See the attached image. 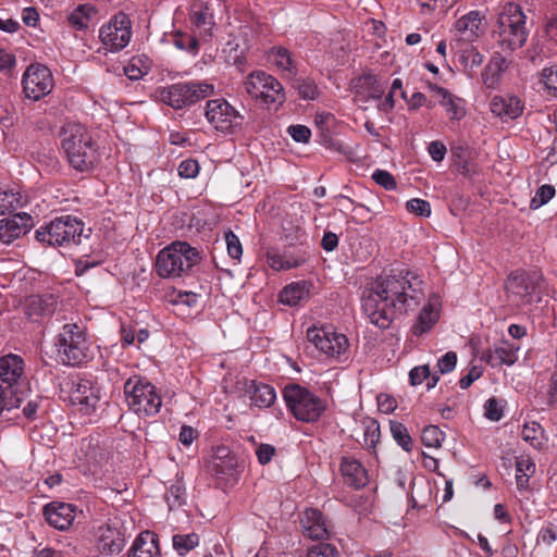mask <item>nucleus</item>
<instances>
[{"label":"nucleus","mask_w":557,"mask_h":557,"mask_svg":"<svg viewBox=\"0 0 557 557\" xmlns=\"http://www.w3.org/2000/svg\"><path fill=\"white\" fill-rule=\"evenodd\" d=\"M423 281L414 273L379 276L373 288L362 297V310L370 322L380 329H387L401 315L414 311L424 299Z\"/></svg>","instance_id":"f257e3e1"},{"label":"nucleus","mask_w":557,"mask_h":557,"mask_svg":"<svg viewBox=\"0 0 557 557\" xmlns=\"http://www.w3.org/2000/svg\"><path fill=\"white\" fill-rule=\"evenodd\" d=\"M61 148L69 164L79 172H87L98 162V147L89 129L78 122H67L60 131Z\"/></svg>","instance_id":"f03ea898"},{"label":"nucleus","mask_w":557,"mask_h":557,"mask_svg":"<svg viewBox=\"0 0 557 557\" xmlns=\"http://www.w3.org/2000/svg\"><path fill=\"white\" fill-rule=\"evenodd\" d=\"M525 24L527 16L519 4L509 2L502 8L494 34L503 52L511 53L525 45L529 36Z\"/></svg>","instance_id":"7ed1b4c3"},{"label":"nucleus","mask_w":557,"mask_h":557,"mask_svg":"<svg viewBox=\"0 0 557 557\" xmlns=\"http://www.w3.org/2000/svg\"><path fill=\"white\" fill-rule=\"evenodd\" d=\"M91 228H85L84 223L72 215H62L53 219L46 226L39 227L35 238L49 246L81 245L83 240L89 239Z\"/></svg>","instance_id":"20e7f679"},{"label":"nucleus","mask_w":557,"mask_h":557,"mask_svg":"<svg viewBox=\"0 0 557 557\" xmlns=\"http://www.w3.org/2000/svg\"><path fill=\"white\" fill-rule=\"evenodd\" d=\"M199 261L196 248L186 242H173L158 252L156 270L163 278H175L187 274Z\"/></svg>","instance_id":"39448f33"},{"label":"nucleus","mask_w":557,"mask_h":557,"mask_svg":"<svg viewBox=\"0 0 557 557\" xmlns=\"http://www.w3.org/2000/svg\"><path fill=\"white\" fill-rule=\"evenodd\" d=\"M123 392L129 410L139 417L156 416L161 409L162 397L145 376H129L124 383Z\"/></svg>","instance_id":"423d86ee"},{"label":"nucleus","mask_w":557,"mask_h":557,"mask_svg":"<svg viewBox=\"0 0 557 557\" xmlns=\"http://www.w3.org/2000/svg\"><path fill=\"white\" fill-rule=\"evenodd\" d=\"M283 397L293 416L301 422H317L326 410L324 400L299 384L286 385Z\"/></svg>","instance_id":"0eeeda50"},{"label":"nucleus","mask_w":557,"mask_h":557,"mask_svg":"<svg viewBox=\"0 0 557 557\" xmlns=\"http://www.w3.org/2000/svg\"><path fill=\"white\" fill-rule=\"evenodd\" d=\"M58 357L67 366H79L90 358L84 327L77 323L62 326L55 343Z\"/></svg>","instance_id":"6e6552de"},{"label":"nucleus","mask_w":557,"mask_h":557,"mask_svg":"<svg viewBox=\"0 0 557 557\" xmlns=\"http://www.w3.org/2000/svg\"><path fill=\"white\" fill-rule=\"evenodd\" d=\"M213 92V85L205 82L177 83L158 90L160 101L175 110L190 107Z\"/></svg>","instance_id":"1a4fd4ad"},{"label":"nucleus","mask_w":557,"mask_h":557,"mask_svg":"<svg viewBox=\"0 0 557 557\" xmlns=\"http://www.w3.org/2000/svg\"><path fill=\"white\" fill-rule=\"evenodd\" d=\"M540 281L541 276L535 272H511L505 282L507 298L517 306L531 305L535 297L540 300Z\"/></svg>","instance_id":"9d476101"},{"label":"nucleus","mask_w":557,"mask_h":557,"mask_svg":"<svg viewBox=\"0 0 557 557\" xmlns=\"http://www.w3.org/2000/svg\"><path fill=\"white\" fill-rule=\"evenodd\" d=\"M245 89L252 98L260 99L267 104H282L285 101L282 84L262 71L252 72L247 77Z\"/></svg>","instance_id":"9b49d317"},{"label":"nucleus","mask_w":557,"mask_h":557,"mask_svg":"<svg viewBox=\"0 0 557 557\" xmlns=\"http://www.w3.org/2000/svg\"><path fill=\"white\" fill-rule=\"evenodd\" d=\"M206 117L216 131L223 133H235L244 122V116L223 98L207 101Z\"/></svg>","instance_id":"f8f14e48"},{"label":"nucleus","mask_w":557,"mask_h":557,"mask_svg":"<svg viewBox=\"0 0 557 557\" xmlns=\"http://www.w3.org/2000/svg\"><path fill=\"white\" fill-rule=\"evenodd\" d=\"M99 38L106 49L111 52H119L124 49L132 38L129 17L123 12L115 14L107 24L101 26Z\"/></svg>","instance_id":"ddd939ff"},{"label":"nucleus","mask_w":557,"mask_h":557,"mask_svg":"<svg viewBox=\"0 0 557 557\" xmlns=\"http://www.w3.org/2000/svg\"><path fill=\"white\" fill-rule=\"evenodd\" d=\"M22 84L27 98L39 100L52 90L53 78L47 66L42 64H32L24 73Z\"/></svg>","instance_id":"4468645a"},{"label":"nucleus","mask_w":557,"mask_h":557,"mask_svg":"<svg viewBox=\"0 0 557 557\" xmlns=\"http://www.w3.org/2000/svg\"><path fill=\"white\" fill-rule=\"evenodd\" d=\"M307 337L315 348L326 356H341L348 347V339L344 334L332 331L331 327H310Z\"/></svg>","instance_id":"2eb2a0df"},{"label":"nucleus","mask_w":557,"mask_h":557,"mask_svg":"<svg viewBox=\"0 0 557 557\" xmlns=\"http://www.w3.org/2000/svg\"><path fill=\"white\" fill-rule=\"evenodd\" d=\"M70 400L84 414L94 411L100 400V389L87 379H78L72 383Z\"/></svg>","instance_id":"dca6fc26"},{"label":"nucleus","mask_w":557,"mask_h":557,"mask_svg":"<svg viewBox=\"0 0 557 557\" xmlns=\"http://www.w3.org/2000/svg\"><path fill=\"white\" fill-rule=\"evenodd\" d=\"M24 361L16 355H8L0 359V384L12 397L17 396V385L22 377Z\"/></svg>","instance_id":"f3484780"},{"label":"nucleus","mask_w":557,"mask_h":557,"mask_svg":"<svg viewBox=\"0 0 557 557\" xmlns=\"http://www.w3.org/2000/svg\"><path fill=\"white\" fill-rule=\"evenodd\" d=\"M32 225V218L27 213H18L0 220V244L10 245L26 234Z\"/></svg>","instance_id":"a211bd4d"},{"label":"nucleus","mask_w":557,"mask_h":557,"mask_svg":"<svg viewBox=\"0 0 557 557\" xmlns=\"http://www.w3.org/2000/svg\"><path fill=\"white\" fill-rule=\"evenodd\" d=\"M75 509L76 507L72 504L52 502L44 507V515L51 527L66 530L74 521Z\"/></svg>","instance_id":"6ab92c4d"},{"label":"nucleus","mask_w":557,"mask_h":557,"mask_svg":"<svg viewBox=\"0 0 557 557\" xmlns=\"http://www.w3.org/2000/svg\"><path fill=\"white\" fill-rule=\"evenodd\" d=\"M339 471L344 478L345 483L355 490L362 488L368 484V474L366 468L359 460L354 457H342Z\"/></svg>","instance_id":"aec40b11"},{"label":"nucleus","mask_w":557,"mask_h":557,"mask_svg":"<svg viewBox=\"0 0 557 557\" xmlns=\"http://www.w3.org/2000/svg\"><path fill=\"white\" fill-rule=\"evenodd\" d=\"M26 314L33 321L50 317L57 307V297L47 293L42 295H32L26 299Z\"/></svg>","instance_id":"412c9836"},{"label":"nucleus","mask_w":557,"mask_h":557,"mask_svg":"<svg viewBox=\"0 0 557 557\" xmlns=\"http://www.w3.org/2000/svg\"><path fill=\"white\" fill-rule=\"evenodd\" d=\"M484 16L479 11H470L457 20L455 28L459 39L473 42L483 33L482 21Z\"/></svg>","instance_id":"4be33fe9"},{"label":"nucleus","mask_w":557,"mask_h":557,"mask_svg":"<svg viewBox=\"0 0 557 557\" xmlns=\"http://www.w3.org/2000/svg\"><path fill=\"white\" fill-rule=\"evenodd\" d=\"M125 545L124 534L115 527L106 524L99 528L98 549L106 555H116Z\"/></svg>","instance_id":"5701e85b"},{"label":"nucleus","mask_w":557,"mask_h":557,"mask_svg":"<svg viewBox=\"0 0 557 557\" xmlns=\"http://www.w3.org/2000/svg\"><path fill=\"white\" fill-rule=\"evenodd\" d=\"M159 537L154 532L144 531L133 542L127 557H160Z\"/></svg>","instance_id":"b1692460"},{"label":"nucleus","mask_w":557,"mask_h":557,"mask_svg":"<svg viewBox=\"0 0 557 557\" xmlns=\"http://www.w3.org/2000/svg\"><path fill=\"white\" fill-rule=\"evenodd\" d=\"M490 107L492 113L503 120H515L523 112V103L516 96H495Z\"/></svg>","instance_id":"393cba45"},{"label":"nucleus","mask_w":557,"mask_h":557,"mask_svg":"<svg viewBox=\"0 0 557 557\" xmlns=\"http://www.w3.org/2000/svg\"><path fill=\"white\" fill-rule=\"evenodd\" d=\"M300 523L305 535L311 540H323L329 535L325 519L318 509L305 510Z\"/></svg>","instance_id":"a878e982"},{"label":"nucleus","mask_w":557,"mask_h":557,"mask_svg":"<svg viewBox=\"0 0 557 557\" xmlns=\"http://www.w3.org/2000/svg\"><path fill=\"white\" fill-rule=\"evenodd\" d=\"M190 22L199 30L200 35H211L214 26L213 12L208 2L196 1L190 8Z\"/></svg>","instance_id":"bb28decb"},{"label":"nucleus","mask_w":557,"mask_h":557,"mask_svg":"<svg viewBox=\"0 0 557 557\" xmlns=\"http://www.w3.org/2000/svg\"><path fill=\"white\" fill-rule=\"evenodd\" d=\"M519 346L509 341H503L490 350L486 361L492 367L512 366L518 360Z\"/></svg>","instance_id":"cd10ccee"},{"label":"nucleus","mask_w":557,"mask_h":557,"mask_svg":"<svg viewBox=\"0 0 557 557\" xmlns=\"http://www.w3.org/2000/svg\"><path fill=\"white\" fill-rule=\"evenodd\" d=\"M246 393L249 395L251 403L259 408H268L276 399L274 388L265 383L250 381L246 384Z\"/></svg>","instance_id":"c85d7f7f"},{"label":"nucleus","mask_w":557,"mask_h":557,"mask_svg":"<svg viewBox=\"0 0 557 557\" xmlns=\"http://www.w3.org/2000/svg\"><path fill=\"white\" fill-rule=\"evenodd\" d=\"M507 67L508 62L506 58L502 53L495 52L485 66L484 72L482 73L484 85L487 88H496L500 82L503 73L507 70Z\"/></svg>","instance_id":"c756f323"},{"label":"nucleus","mask_w":557,"mask_h":557,"mask_svg":"<svg viewBox=\"0 0 557 557\" xmlns=\"http://www.w3.org/2000/svg\"><path fill=\"white\" fill-rule=\"evenodd\" d=\"M238 466L237 458L226 446H218L213 454L212 470L216 474L233 475Z\"/></svg>","instance_id":"7c9ffc66"},{"label":"nucleus","mask_w":557,"mask_h":557,"mask_svg":"<svg viewBox=\"0 0 557 557\" xmlns=\"http://www.w3.org/2000/svg\"><path fill=\"white\" fill-rule=\"evenodd\" d=\"M438 320V312L435 309L434 305L429 301L428 305H424L422 310L420 311L417 323L412 327V332L416 336H420L425 332L430 331L431 327Z\"/></svg>","instance_id":"2f4dec72"},{"label":"nucleus","mask_w":557,"mask_h":557,"mask_svg":"<svg viewBox=\"0 0 557 557\" xmlns=\"http://www.w3.org/2000/svg\"><path fill=\"white\" fill-rule=\"evenodd\" d=\"M273 63L288 75H296V62L289 50L283 47H274L271 50Z\"/></svg>","instance_id":"473e14b6"},{"label":"nucleus","mask_w":557,"mask_h":557,"mask_svg":"<svg viewBox=\"0 0 557 557\" xmlns=\"http://www.w3.org/2000/svg\"><path fill=\"white\" fill-rule=\"evenodd\" d=\"M308 295V289L304 282L293 283L283 288L280 293V301L284 305L296 306Z\"/></svg>","instance_id":"72a5a7b5"},{"label":"nucleus","mask_w":557,"mask_h":557,"mask_svg":"<svg viewBox=\"0 0 557 557\" xmlns=\"http://www.w3.org/2000/svg\"><path fill=\"white\" fill-rule=\"evenodd\" d=\"M97 14V10L91 4L78 5L69 16V22L77 29L88 27V22Z\"/></svg>","instance_id":"f704fd0d"},{"label":"nucleus","mask_w":557,"mask_h":557,"mask_svg":"<svg viewBox=\"0 0 557 557\" xmlns=\"http://www.w3.org/2000/svg\"><path fill=\"white\" fill-rule=\"evenodd\" d=\"M521 437L535 449H541L544 445V430L537 422L525 423L521 431Z\"/></svg>","instance_id":"c9c22d12"},{"label":"nucleus","mask_w":557,"mask_h":557,"mask_svg":"<svg viewBox=\"0 0 557 557\" xmlns=\"http://www.w3.org/2000/svg\"><path fill=\"white\" fill-rule=\"evenodd\" d=\"M164 498L170 510L182 507L186 503L185 484L181 480L175 481L166 491Z\"/></svg>","instance_id":"e433bc0d"},{"label":"nucleus","mask_w":557,"mask_h":557,"mask_svg":"<svg viewBox=\"0 0 557 557\" xmlns=\"http://www.w3.org/2000/svg\"><path fill=\"white\" fill-rule=\"evenodd\" d=\"M391 433L396 443L406 451H411L413 447L412 438L407 428L397 421H391Z\"/></svg>","instance_id":"4c0bfd02"},{"label":"nucleus","mask_w":557,"mask_h":557,"mask_svg":"<svg viewBox=\"0 0 557 557\" xmlns=\"http://www.w3.org/2000/svg\"><path fill=\"white\" fill-rule=\"evenodd\" d=\"M173 547L178 555L184 556L199 543V536L196 533L176 534L172 539Z\"/></svg>","instance_id":"58836bf2"},{"label":"nucleus","mask_w":557,"mask_h":557,"mask_svg":"<svg viewBox=\"0 0 557 557\" xmlns=\"http://www.w3.org/2000/svg\"><path fill=\"white\" fill-rule=\"evenodd\" d=\"M173 45L180 49L189 52L193 55L198 53L199 41L193 36L182 32H175L172 39Z\"/></svg>","instance_id":"ea45409f"},{"label":"nucleus","mask_w":557,"mask_h":557,"mask_svg":"<svg viewBox=\"0 0 557 557\" xmlns=\"http://www.w3.org/2000/svg\"><path fill=\"white\" fill-rule=\"evenodd\" d=\"M440 104L445 108L446 113L450 120L459 121L466 114L461 99L454 97L450 92L447 98L441 99Z\"/></svg>","instance_id":"a19ab883"},{"label":"nucleus","mask_w":557,"mask_h":557,"mask_svg":"<svg viewBox=\"0 0 557 557\" xmlns=\"http://www.w3.org/2000/svg\"><path fill=\"white\" fill-rule=\"evenodd\" d=\"M283 253H268V262L273 270H289L293 268H298L306 261L305 256H300L298 259H293V261H284Z\"/></svg>","instance_id":"79ce46f5"},{"label":"nucleus","mask_w":557,"mask_h":557,"mask_svg":"<svg viewBox=\"0 0 557 557\" xmlns=\"http://www.w3.org/2000/svg\"><path fill=\"white\" fill-rule=\"evenodd\" d=\"M445 438V434L436 425L425 426L421 434V441L426 447L438 448Z\"/></svg>","instance_id":"37998d69"},{"label":"nucleus","mask_w":557,"mask_h":557,"mask_svg":"<svg viewBox=\"0 0 557 557\" xmlns=\"http://www.w3.org/2000/svg\"><path fill=\"white\" fill-rule=\"evenodd\" d=\"M295 87L305 100H314L318 97V87L311 79H296Z\"/></svg>","instance_id":"c03bdc74"},{"label":"nucleus","mask_w":557,"mask_h":557,"mask_svg":"<svg viewBox=\"0 0 557 557\" xmlns=\"http://www.w3.org/2000/svg\"><path fill=\"white\" fill-rule=\"evenodd\" d=\"M555 195V188L552 185H542L531 200V208H540L547 203Z\"/></svg>","instance_id":"a18cd8bd"},{"label":"nucleus","mask_w":557,"mask_h":557,"mask_svg":"<svg viewBox=\"0 0 557 557\" xmlns=\"http://www.w3.org/2000/svg\"><path fill=\"white\" fill-rule=\"evenodd\" d=\"M224 237L228 256L235 260H239L243 255L239 238L232 231L225 232Z\"/></svg>","instance_id":"49530a36"},{"label":"nucleus","mask_w":557,"mask_h":557,"mask_svg":"<svg viewBox=\"0 0 557 557\" xmlns=\"http://www.w3.org/2000/svg\"><path fill=\"white\" fill-rule=\"evenodd\" d=\"M372 180L375 184L382 186L386 190H394L397 187L395 177L385 170H375L372 173Z\"/></svg>","instance_id":"de8ad7c7"},{"label":"nucleus","mask_w":557,"mask_h":557,"mask_svg":"<svg viewBox=\"0 0 557 557\" xmlns=\"http://www.w3.org/2000/svg\"><path fill=\"white\" fill-rule=\"evenodd\" d=\"M307 557H339V553L329 543H319L308 550Z\"/></svg>","instance_id":"09e8293b"},{"label":"nucleus","mask_w":557,"mask_h":557,"mask_svg":"<svg viewBox=\"0 0 557 557\" xmlns=\"http://www.w3.org/2000/svg\"><path fill=\"white\" fill-rule=\"evenodd\" d=\"M406 208L409 212L419 216H429L431 214V205L429 201L413 198L406 202Z\"/></svg>","instance_id":"8fccbe9b"},{"label":"nucleus","mask_w":557,"mask_h":557,"mask_svg":"<svg viewBox=\"0 0 557 557\" xmlns=\"http://www.w3.org/2000/svg\"><path fill=\"white\" fill-rule=\"evenodd\" d=\"M199 163L195 159L183 160L177 169L178 175L183 178H195L199 173Z\"/></svg>","instance_id":"3c124183"},{"label":"nucleus","mask_w":557,"mask_h":557,"mask_svg":"<svg viewBox=\"0 0 557 557\" xmlns=\"http://www.w3.org/2000/svg\"><path fill=\"white\" fill-rule=\"evenodd\" d=\"M485 417L491 421H499L503 416V407L499 405L498 400L494 397L488 398L484 405Z\"/></svg>","instance_id":"603ef678"},{"label":"nucleus","mask_w":557,"mask_h":557,"mask_svg":"<svg viewBox=\"0 0 557 557\" xmlns=\"http://www.w3.org/2000/svg\"><path fill=\"white\" fill-rule=\"evenodd\" d=\"M457 363V354L455 351H447L437 361L438 370L442 374L451 372Z\"/></svg>","instance_id":"864d4df0"},{"label":"nucleus","mask_w":557,"mask_h":557,"mask_svg":"<svg viewBox=\"0 0 557 557\" xmlns=\"http://www.w3.org/2000/svg\"><path fill=\"white\" fill-rule=\"evenodd\" d=\"M287 132L295 141L302 144L308 143L311 136V131L305 125H290Z\"/></svg>","instance_id":"5fc2aeb1"},{"label":"nucleus","mask_w":557,"mask_h":557,"mask_svg":"<svg viewBox=\"0 0 557 557\" xmlns=\"http://www.w3.org/2000/svg\"><path fill=\"white\" fill-rule=\"evenodd\" d=\"M430 369L429 366H418L410 370L409 381L412 386L421 384L424 380L429 379Z\"/></svg>","instance_id":"6e6d98bb"},{"label":"nucleus","mask_w":557,"mask_h":557,"mask_svg":"<svg viewBox=\"0 0 557 557\" xmlns=\"http://www.w3.org/2000/svg\"><path fill=\"white\" fill-rule=\"evenodd\" d=\"M535 472V463L528 456H520L516 459V473L531 475Z\"/></svg>","instance_id":"4d7b16f0"},{"label":"nucleus","mask_w":557,"mask_h":557,"mask_svg":"<svg viewBox=\"0 0 557 557\" xmlns=\"http://www.w3.org/2000/svg\"><path fill=\"white\" fill-rule=\"evenodd\" d=\"M557 541V527L553 523L547 524L546 527L542 528L539 536L537 542H542L545 545L550 546L553 543Z\"/></svg>","instance_id":"13d9d810"},{"label":"nucleus","mask_w":557,"mask_h":557,"mask_svg":"<svg viewBox=\"0 0 557 557\" xmlns=\"http://www.w3.org/2000/svg\"><path fill=\"white\" fill-rule=\"evenodd\" d=\"M21 397H12L5 395L4 387L0 384V413L3 410H11L12 408H17L21 405Z\"/></svg>","instance_id":"bf43d9fd"},{"label":"nucleus","mask_w":557,"mask_h":557,"mask_svg":"<svg viewBox=\"0 0 557 557\" xmlns=\"http://www.w3.org/2000/svg\"><path fill=\"white\" fill-rule=\"evenodd\" d=\"M542 81L545 86L557 95V66L546 67L542 72Z\"/></svg>","instance_id":"052dcab7"},{"label":"nucleus","mask_w":557,"mask_h":557,"mask_svg":"<svg viewBox=\"0 0 557 557\" xmlns=\"http://www.w3.org/2000/svg\"><path fill=\"white\" fill-rule=\"evenodd\" d=\"M380 438V426L372 422L364 431V443L368 447H374Z\"/></svg>","instance_id":"680f3d73"},{"label":"nucleus","mask_w":557,"mask_h":557,"mask_svg":"<svg viewBox=\"0 0 557 557\" xmlns=\"http://www.w3.org/2000/svg\"><path fill=\"white\" fill-rule=\"evenodd\" d=\"M428 151L434 161L440 162L444 160L447 149L443 143L434 140L430 143Z\"/></svg>","instance_id":"e2e57ef3"},{"label":"nucleus","mask_w":557,"mask_h":557,"mask_svg":"<svg viewBox=\"0 0 557 557\" xmlns=\"http://www.w3.org/2000/svg\"><path fill=\"white\" fill-rule=\"evenodd\" d=\"M275 448L270 444H261L258 446L256 454L258 457V461L261 465H267L271 461L274 456Z\"/></svg>","instance_id":"0e129e2a"},{"label":"nucleus","mask_w":557,"mask_h":557,"mask_svg":"<svg viewBox=\"0 0 557 557\" xmlns=\"http://www.w3.org/2000/svg\"><path fill=\"white\" fill-rule=\"evenodd\" d=\"M482 375V371L479 367H472L468 374L462 376L460 380H459V386L460 388L462 389H467L474 381H476L478 379H480V376Z\"/></svg>","instance_id":"69168bd1"},{"label":"nucleus","mask_w":557,"mask_h":557,"mask_svg":"<svg viewBox=\"0 0 557 557\" xmlns=\"http://www.w3.org/2000/svg\"><path fill=\"white\" fill-rule=\"evenodd\" d=\"M321 245L325 251H333L338 245L337 235L332 232H325L322 237Z\"/></svg>","instance_id":"338daca9"},{"label":"nucleus","mask_w":557,"mask_h":557,"mask_svg":"<svg viewBox=\"0 0 557 557\" xmlns=\"http://www.w3.org/2000/svg\"><path fill=\"white\" fill-rule=\"evenodd\" d=\"M379 408L382 412L389 413L396 408V401L388 395H380L377 397Z\"/></svg>","instance_id":"774afa93"}]
</instances>
